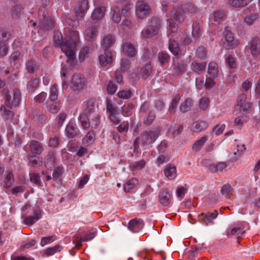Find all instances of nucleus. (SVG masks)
<instances>
[{
  "instance_id": "nucleus-1",
  "label": "nucleus",
  "mask_w": 260,
  "mask_h": 260,
  "mask_svg": "<svg viewBox=\"0 0 260 260\" xmlns=\"http://www.w3.org/2000/svg\"><path fill=\"white\" fill-rule=\"evenodd\" d=\"M54 40L56 45L60 46L61 49L68 57L67 64L63 66L61 70V76L62 77V86L63 88L67 86L66 76L70 74V71L75 64V56L76 53V47L79 40V32L77 30H70L66 32L64 40L62 36L59 31L54 32Z\"/></svg>"
},
{
  "instance_id": "nucleus-2",
  "label": "nucleus",
  "mask_w": 260,
  "mask_h": 260,
  "mask_svg": "<svg viewBox=\"0 0 260 260\" xmlns=\"http://www.w3.org/2000/svg\"><path fill=\"white\" fill-rule=\"evenodd\" d=\"M5 105L0 108V113L6 119H10L14 116V113L10 109L18 106L21 101L20 91L18 89H15L13 91L12 96L7 93L5 95Z\"/></svg>"
},
{
  "instance_id": "nucleus-3",
  "label": "nucleus",
  "mask_w": 260,
  "mask_h": 260,
  "mask_svg": "<svg viewBox=\"0 0 260 260\" xmlns=\"http://www.w3.org/2000/svg\"><path fill=\"white\" fill-rule=\"evenodd\" d=\"M171 17L169 20V32L168 36L170 38H173L176 36V32L177 30V25L174 22L173 19L179 22H182L184 19V11L182 6L175 7L172 10Z\"/></svg>"
},
{
  "instance_id": "nucleus-4",
  "label": "nucleus",
  "mask_w": 260,
  "mask_h": 260,
  "mask_svg": "<svg viewBox=\"0 0 260 260\" xmlns=\"http://www.w3.org/2000/svg\"><path fill=\"white\" fill-rule=\"evenodd\" d=\"M88 1L87 0H81L78 5L76 10V20L73 21L71 19H67L66 22L72 27H77L79 25V21L83 19L85 12L88 9Z\"/></svg>"
},
{
  "instance_id": "nucleus-5",
  "label": "nucleus",
  "mask_w": 260,
  "mask_h": 260,
  "mask_svg": "<svg viewBox=\"0 0 260 260\" xmlns=\"http://www.w3.org/2000/svg\"><path fill=\"white\" fill-rule=\"evenodd\" d=\"M160 26L161 22L159 20L155 18H152L150 20V26L142 31V37L144 38H148L157 35Z\"/></svg>"
},
{
  "instance_id": "nucleus-6",
  "label": "nucleus",
  "mask_w": 260,
  "mask_h": 260,
  "mask_svg": "<svg viewBox=\"0 0 260 260\" xmlns=\"http://www.w3.org/2000/svg\"><path fill=\"white\" fill-rule=\"evenodd\" d=\"M39 26L41 29L49 30L51 29L54 25L53 18L48 16L44 8L39 11Z\"/></svg>"
},
{
  "instance_id": "nucleus-7",
  "label": "nucleus",
  "mask_w": 260,
  "mask_h": 260,
  "mask_svg": "<svg viewBox=\"0 0 260 260\" xmlns=\"http://www.w3.org/2000/svg\"><path fill=\"white\" fill-rule=\"evenodd\" d=\"M246 95L245 93L240 94L237 100V104L235 106L236 111L239 110L240 112L246 114L249 113L252 109V103L246 101Z\"/></svg>"
},
{
  "instance_id": "nucleus-8",
  "label": "nucleus",
  "mask_w": 260,
  "mask_h": 260,
  "mask_svg": "<svg viewBox=\"0 0 260 260\" xmlns=\"http://www.w3.org/2000/svg\"><path fill=\"white\" fill-rule=\"evenodd\" d=\"M151 9L149 5L144 1H139L136 4V14L141 19L149 14Z\"/></svg>"
},
{
  "instance_id": "nucleus-9",
  "label": "nucleus",
  "mask_w": 260,
  "mask_h": 260,
  "mask_svg": "<svg viewBox=\"0 0 260 260\" xmlns=\"http://www.w3.org/2000/svg\"><path fill=\"white\" fill-rule=\"evenodd\" d=\"M100 64L103 67H109L113 63V52L111 50L106 49L104 53L99 57Z\"/></svg>"
},
{
  "instance_id": "nucleus-10",
  "label": "nucleus",
  "mask_w": 260,
  "mask_h": 260,
  "mask_svg": "<svg viewBox=\"0 0 260 260\" xmlns=\"http://www.w3.org/2000/svg\"><path fill=\"white\" fill-rule=\"evenodd\" d=\"M107 110L109 113V118L111 121L115 124L119 123L120 119L118 116V109L114 106L110 100H107Z\"/></svg>"
},
{
  "instance_id": "nucleus-11",
  "label": "nucleus",
  "mask_w": 260,
  "mask_h": 260,
  "mask_svg": "<svg viewBox=\"0 0 260 260\" xmlns=\"http://www.w3.org/2000/svg\"><path fill=\"white\" fill-rule=\"evenodd\" d=\"M97 25L95 23H89L84 32L85 39L89 41H93L98 35Z\"/></svg>"
},
{
  "instance_id": "nucleus-12",
  "label": "nucleus",
  "mask_w": 260,
  "mask_h": 260,
  "mask_svg": "<svg viewBox=\"0 0 260 260\" xmlns=\"http://www.w3.org/2000/svg\"><path fill=\"white\" fill-rule=\"evenodd\" d=\"M121 13L123 17L122 20V25L123 29L127 30L131 29L133 27V24L131 22V16L129 7L125 6L124 8H123Z\"/></svg>"
},
{
  "instance_id": "nucleus-13",
  "label": "nucleus",
  "mask_w": 260,
  "mask_h": 260,
  "mask_svg": "<svg viewBox=\"0 0 260 260\" xmlns=\"http://www.w3.org/2000/svg\"><path fill=\"white\" fill-rule=\"evenodd\" d=\"M70 83L73 89H82L85 85V79L80 74H75L72 76Z\"/></svg>"
},
{
  "instance_id": "nucleus-14",
  "label": "nucleus",
  "mask_w": 260,
  "mask_h": 260,
  "mask_svg": "<svg viewBox=\"0 0 260 260\" xmlns=\"http://www.w3.org/2000/svg\"><path fill=\"white\" fill-rule=\"evenodd\" d=\"M43 151V146L40 142L32 140L29 142L28 145V154L39 155H40Z\"/></svg>"
},
{
  "instance_id": "nucleus-15",
  "label": "nucleus",
  "mask_w": 260,
  "mask_h": 260,
  "mask_svg": "<svg viewBox=\"0 0 260 260\" xmlns=\"http://www.w3.org/2000/svg\"><path fill=\"white\" fill-rule=\"evenodd\" d=\"M224 31L225 39L228 49H234L237 47L239 44V41L234 39V35L229 27H226Z\"/></svg>"
},
{
  "instance_id": "nucleus-16",
  "label": "nucleus",
  "mask_w": 260,
  "mask_h": 260,
  "mask_svg": "<svg viewBox=\"0 0 260 260\" xmlns=\"http://www.w3.org/2000/svg\"><path fill=\"white\" fill-rule=\"evenodd\" d=\"M152 71V66L150 63H147L144 67L141 68L140 69H137L136 73L134 75L132 74V77L134 78H140L142 77L143 79L147 78L151 74Z\"/></svg>"
},
{
  "instance_id": "nucleus-17",
  "label": "nucleus",
  "mask_w": 260,
  "mask_h": 260,
  "mask_svg": "<svg viewBox=\"0 0 260 260\" xmlns=\"http://www.w3.org/2000/svg\"><path fill=\"white\" fill-rule=\"evenodd\" d=\"M218 215L217 211L213 213H201L199 215V221L203 224L208 225L213 223V220L215 219Z\"/></svg>"
},
{
  "instance_id": "nucleus-18",
  "label": "nucleus",
  "mask_w": 260,
  "mask_h": 260,
  "mask_svg": "<svg viewBox=\"0 0 260 260\" xmlns=\"http://www.w3.org/2000/svg\"><path fill=\"white\" fill-rule=\"evenodd\" d=\"M144 222L142 219H134L131 220L128 224V229L133 233H137L143 229Z\"/></svg>"
},
{
  "instance_id": "nucleus-19",
  "label": "nucleus",
  "mask_w": 260,
  "mask_h": 260,
  "mask_svg": "<svg viewBox=\"0 0 260 260\" xmlns=\"http://www.w3.org/2000/svg\"><path fill=\"white\" fill-rule=\"evenodd\" d=\"M41 216V213L39 210H36L34 211V215L25 216L24 215H22L23 218V222L28 225H31L37 222Z\"/></svg>"
},
{
  "instance_id": "nucleus-20",
  "label": "nucleus",
  "mask_w": 260,
  "mask_h": 260,
  "mask_svg": "<svg viewBox=\"0 0 260 260\" xmlns=\"http://www.w3.org/2000/svg\"><path fill=\"white\" fill-rule=\"evenodd\" d=\"M159 201L161 204L165 206L170 205L171 200V194L168 189H165L159 194Z\"/></svg>"
},
{
  "instance_id": "nucleus-21",
  "label": "nucleus",
  "mask_w": 260,
  "mask_h": 260,
  "mask_svg": "<svg viewBox=\"0 0 260 260\" xmlns=\"http://www.w3.org/2000/svg\"><path fill=\"white\" fill-rule=\"evenodd\" d=\"M245 232L244 225L243 223L235 224L231 226L227 231L228 236H233L243 234Z\"/></svg>"
},
{
  "instance_id": "nucleus-22",
  "label": "nucleus",
  "mask_w": 260,
  "mask_h": 260,
  "mask_svg": "<svg viewBox=\"0 0 260 260\" xmlns=\"http://www.w3.org/2000/svg\"><path fill=\"white\" fill-rule=\"evenodd\" d=\"M165 176L169 180L175 179L177 176V169L175 166L168 165L164 171Z\"/></svg>"
},
{
  "instance_id": "nucleus-23",
  "label": "nucleus",
  "mask_w": 260,
  "mask_h": 260,
  "mask_svg": "<svg viewBox=\"0 0 260 260\" xmlns=\"http://www.w3.org/2000/svg\"><path fill=\"white\" fill-rule=\"evenodd\" d=\"M173 72L175 74H180L184 72L186 70L187 63L183 60L179 61L174 60Z\"/></svg>"
},
{
  "instance_id": "nucleus-24",
  "label": "nucleus",
  "mask_w": 260,
  "mask_h": 260,
  "mask_svg": "<svg viewBox=\"0 0 260 260\" xmlns=\"http://www.w3.org/2000/svg\"><path fill=\"white\" fill-rule=\"evenodd\" d=\"M250 49L251 53L253 56L260 55V40L256 38L252 39Z\"/></svg>"
},
{
  "instance_id": "nucleus-25",
  "label": "nucleus",
  "mask_w": 260,
  "mask_h": 260,
  "mask_svg": "<svg viewBox=\"0 0 260 260\" xmlns=\"http://www.w3.org/2000/svg\"><path fill=\"white\" fill-rule=\"evenodd\" d=\"M148 135V131H147L141 136V137L138 138L135 140V149L139 147V145L141 142L144 145L152 143V140H150Z\"/></svg>"
},
{
  "instance_id": "nucleus-26",
  "label": "nucleus",
  "mask_w": 260,
  "mask_h": 260,
  "mask_svg": "<svg viewBox=\"0 0 260 260\" xmlns=\"http://www.w3.org/2000/svg\"><path fill=\"white\" fill-rule=\"evenodd\" d=\"M122 51L129 57L135 56L137 52L135 46L129 42L123 44Z\"/></svg>"
},
{
  "instance_id": "nucleus-27",
  "label": "nucleus",
  "mask_w": 260,
  "mask_h": 260,
  "mask_svg": "<svg viewBox=\"0 0 260 260\" xmlns=\"http://www.w3.org/2000/svg\"><path fill=\"white\" fill-rule=\"evenodd\" d=\"M115 42V38L112 35H108L106 36L102 42V46L105 50L109 49V48L112 47Z\"/></svg>"
},
{
  "instance_id": "nucleus-28",
  "label": "nucleus",
  "mask_w": 260,
  "mask_h": 260,
  "mask_svg": "<svg viewBox=\"0 0 260 260\" xmlns=\"http://www.w3.org/2000/svg\"><path fill=\"white\" fill-rule=\"evenodd\" d=\"M206 63L202 61L199 62L198 59L194 61L191 64L192 71L198 74H201L205 70Z\"/></svg>"
},
{
  "instance_id": "nucleus-29",
  "label": "nucleus",
  "mask_w": 260,
  "mask_h": 260,
  "mask_svg": "<svg viewBox=\"0 0 260 260\" xmlns=\"http://www.w3.org/2000/svg\"><path fill=\"white\" fill-rule=\"evenodd\" d=\"M106 11V8L104 6L95 8L91 15L92 18L93 20L101 19L104 17Z\"/></svg>"
},
{
  "instance_id": "nucleus-30",
  "label": "nucleus",
  "mask_w": 260,
  "mask_h": 260,
  "mask_svg": "<svg viewBox=\"0 0 260 260\" xmlns=\"http://www.w3.org/2000/svg\"><path fill=\"white\" fill-rule=\"evenodd\" d=\"M120 8L117 6L113 7L112 11L113 12L112 19L116 23H119L123 18L122 13H121Z\"/></svg>"
},
{
  "instance_id": "nucleus-31",
  "label": "nucleus",
  "mask_w": 260,
  "mask_h": 260,
  "mask_svg": "<svg viewBox=\"0 0 260 260\" xmlns=\"http://www.w3.org/2000/svg\"><path fill=\"white\" fill-rule=\"evenodd\" d=\"M169 49L174 55H179L181 54V50L179 48L178 43L177 42L173 40L172 38H170Z\"/></svg>"
},
{
  "instance_id": "nucleus-32",
  "label": "nucleus",
  "mask_w": 260,
  "mask_h": 260,
  "mask_svg": "<svg viewBox=\"0 0 260 260\" xmlns=\"http://www.w3.org/2000/svg\"><path fill=\"white\" fill-rule=\"evenodd\" d=\"M208 126V123L204 121H199L193 122L191 126L192 131L195 132H200L204 131Z\"/></svg>"
},
{
  "instance_id": "nucleus-33",
  "label": "nucleus",
  "mask_w": 260,
  "mask_h": 260,
  "mask_svg": "<svg viewBox=\"0 0 260 260\" xmlns=\"http://www.w3.org/2000/svg\"><path fill=\"white\" fill-rule=\"evenodd\" d=\"M95 101L94 99H90L87 101L85 105L84 109L82 113L86 114L94 113V105Z\"/></svg>"
},
{
  "instance_id": "nucleus-34",
  "label": "nucleus",
  "mask_w": 260,
  "mask_h": 260,
  "mask_svg": "<svg viewBox=\"0 0 260 260\" xmlns=\"http://www.w3.org/2000/svg\"><path fill=\"white\" fill-rule=\"evenodd\" d=\"M219 70L218 67L216 63L211 62L209 64L208 73L210 76L212 78H215L217 77L218 75Z\"/></svg>"
},
{
  "instance_id": "nucleus-35",
  "label": "nucleus",
  "mask_w": 260,
  "mask_h": 260,
  "mask_svg": "<svg viewBox=\"0 0 260 260\" xmlns=\"http://www.w3.org/2000/svg\"><path fill=\"white\" fill-rule=\"evenodd\" d=\"M208 138V136H205L200 139L196 141L192 146V149L193 150L195 151L200 150L207 142Z\"/></svg>"
},
{
  "instance_id": "nucleus-36",
  "label": "nucleus",
  "mask_w": 260,
  "mask_h": 260,
  "mask_svg": "<svg viewBox=\"0 0 260 260\" xmlns=\"http://www.w3.org/2000/svg\"><path fill=\"white\" fill-rule=\"evenodd\" d=\"M95 138V134L92 131L88 132L86 135L83 138V143L85 145H90L92 144Z\"/></svg>"
},
{
  "instance_id": "nucleus-37",
  "label": "nucleus",
  "mask_w": 260,
  "mask_h": 260,
  "mask_svg": "<svg viewBox=\"0 0 260 260\" xmlns=\"http://www.w3.org/2000/svg\"><path fill=\"white\" fill-rule=\"evenodd\" d=\"M55 160V155L54 152H50L45 158V166L47 169L52 168Z\"/></svg>"
},
{
  "instance_id": "nucleus-38",
  "label": "nucleus",
  "mask_w": 260,
  "mask_h": 260,
  "mask_svg": "<svg viewBox=\"0 0 260 260\" xmlns=\"http://www.w3.org/2000/svg\"><path fill=\"white\" fill-rule=\"evenodd\" d=\"M79 120L83 128L86 129L90 126L89 115L82 113L79 117Z\"/></svg>"
},
{
  "instance_id": "nucleus-39",
  "label": "nucleus",
  "mask_w": 260,
  "mask_h": 260,
  "mask_svg": "<svg viewBox=\"0 0 260 260\" xmlns=\"http://www.w3.org/2000/svg\"><path fill=\"white\" fill-rule=\"evenodd\" d=\"M23 12V7L20 5L14 6L11 8V15L14 19L18 18Z\"/></svg>"
},
{
  "instance_id": "nucleus-40",
  "label": "nucleus",
  "mask_w": 260,
  "mask_h": 260,
  "mask_svg": "<svg viewBox=\"0 0 260 260\" xmlns=\"http://www.w3.org/2000/svg\"><path fill=\"white\" fill-rule=\"evenodd\" d=\"M138 181L137 179L133 178L127 181L124 185V190L125 192H130L138 184Z\"/></svg>"
},
{
  "instance_id": "nucleus-41",
  "label": "nucleus",
  "mask_w": 260,
  "mask_h": 260,
  "mask_svg": "<svg viewBox=\"0 0 260 260\" xmlns=\"http://www.w3.org/2000/svg\"><path fill=\"white\" fill-rule=\"evenodd\" d=\"M90 120H91V127L94 128L97 127L100 123V117L98 113H94L89 115Z\"/></svg>"
},
{
  "instance_id": "nucleus-42",
  "label": "nucleus",
  "mask_w": 260,
  "mask_h": 260,
  "mask_svg": "<svg viewBox=\"0 0 260 260\" xmlns=\"http://www.w3.org/2000/svg\"><path fill=\"white\" fill-rule=\"evenodd\" d=\"M60 103L58 102L47 103V109L52 113H56L60 109Z\"/></svg>"
},
{
  "instance_id": "nucleus-43",
  "label": "nucleus",
  "mask_w": 260,
  "mask_h": 260,
  "mask_svg": "<svg viewBox=\"0 0 260 260\" xmlns=\"http://www.w3.org/2000/svg\"><path fill=\"white\" fill-rule=\"evenodd\" d=\"M67 136L69 138H73L78 134V128L73 124H69L66 129Z\"/></svg>"
},
{
  "instance_id": "nucleus-44",
  "label": "nucleus",
  "mask_w": 260,
  "mask_h": 260,
  "mask_svg": "<svg viewBox=\"0 0 260 260\" xmlns=\"http://www.w3.org/2000/svg\"><path fill=\"white\" fill-rule=\"evenodd\" d=\"M14 181V178L13 174L10 172H8L4 182V187L6 188H9L12 186Z\"/></svg>"
},
{
  "instance_id": "nucleus-45",
  "label": "nucleus",
  "mask_w": 260,
  "mask_h": 260,
  "mask_svg": "<svg viewBox=\"0 0 260 260\" xmlns=\"http://www.w3.org/2000/svg\"><path fill=\"white\" fill-rule=\"evenodd\" d=\"M250 0H230V4L235 7H243L250 3Z\"/></svg>"
},
{
  "instance_id": "nucleus-46",
  "label": "nucleus",
  "mask_w": 260,
  "mask_h": 260,
  "mask_svg": "<svg viewBox=\"0 0 260 260\" xmlns=\"http://www.w3.org/2000/svg\"><path fill=\"white\" fill-rule=\"evenodd\" d=\"M207 56V50L204 47H199L196 51V58L198 60H202Z\"/></svg>"
},
{
  "instance_id": "nucleus-47",
  "label": "nucleus",
  "mask_w": 260,
  "mask_h": 260,
  "mask_svg": "<svg viewBox=\"0 0 260 260\" xmlns=\"http://www.w3.org/2000/svg\"><path fill=\"white\" fill-rule=\"evenodd\" d=\"M227 165L225 162H219L212 164L210 166V170L213 172H220L226 167Z\"/></svg>"
},
{
  "instance_id": "nucleus-48",
  "label": "nucleus",
  "mask_w": 260,
  "mask_h": 260,
  "mask_svg": "<svg viewBox=\"0 0 260 260\" xmlns=\"http://www.w3.org/2000/svg\"><path fill=\"white\" fill-rule=\"evenodd\" d=\"M58 89H57V85L54 84L53 85L50 89V95L49 98L51 102L55 101L57 100L58 98Z\"/></svg>"
},
{
  "instance_id": "nucleus-49",
  "label": "nucleus",
  "mask_w": 260,
  "mask_h": 260,
  "mask_svg": "<svg viewBox=\"0 0 260 260\" xmlns=\"http://www.w3.org/2000/svg\"><path fill=\"white\" fill-rule=\"evenodd\" d=\"M221 192L225 197H230L233 194V188L230 184H225L221 188Z\"/></svg>"
},
{
  "instance_id": "nucleus-50",
  "label": "nucleus",
  "mask_w": 260,
  "mask_h": 260,
  "mask_svg": "<svg viewBox=\"0 0 260 260\" xmlns=\"http://www.w3.org/2000/svg\"><path fill=\"white\" fill-rule=\"evenodd\" d=\"M192 104V101L190 99H187L182 103L180 106V110L182 112H186L190 109Z\"/></svg>"
},
{
  "instance_id": "nucleus-51",
  "label": "nucleus",
  "mask_w": 260,
  "mask_h": 260,
  "mask_svg": "<svg viewBox=\"0 0 260 260\" xmlns=\"http://www.w3.org/2000/svg\"><path fill=\"white\" fill-rule=\"evenodd\" d=\"M28 158L29 162L34 166H41L43 164L42 159L39 157H38L37 155L28 154Z\"/></svg>"
},
{
  "instance_id": "nucleus-52",
  "label": "nucleus",
  "mask_w": 260,
  "mask_h": 260,
  "mask_svg": "<svg viewBox=\"0 0 260 260\" xmlns=\"http://www.w3.org/2000/svg\"><path fill=\"white\" fill-rule=\"evenodd\" d=\"M225 17V14L223 11H216L213 15V20L215 23H219Z\"/></svg>"
},
{
  "instance_id": "nucleus-53",
  "label": "nucleus",
  "mask_w": 260,
  "mask_h": 260,
  "mask_svg": "<svg viewBox=\"0 0 260 260\" xmlns=\"http://www.w3.org/2000/svg\"><path fill=\"white\" fill-rule=\"evenodd\" d=\"M202 34V30L200 28L199 23L195 22L192 24V35L193 38H197L199 37Z\"/></svg>"
},
{
  "instance_id": "nucleus-54",
  "label": "nucleus",
  "mask_w": 260,
  "mask_h": 260,
  "mask_svg": "<svg viewBox=\"0 0 260 260\" xmlns=\"http://www.w3.org/2000/svg\"><path fill=\"white\" fill-rule=\"evenodd\" d=\"M170 59L169 54L166 52H161L158 54V60L161 64L168 63Z\"/></svg>"
},
{
  "instance_id": "nucleus-55",
  "label": "nucleus",
  "mask_w": 260,
  "mask_h": 260,
  "mask_svg": "<svg viewBox=\"0 0 260 260\" xmlns=\"http://www.w3.org/2000/svg\"><path fill=\"white\" fill-rule=\"evenodd\" d=\"M40 81L38 78L31 79L27 85V88L29 91H33L39 87Z\"/></svg>"
},
{
  "instance_id": "nucleus-56",
  "label": "nucleus",
  "mask_w": 260,
  "mask_h": 260,
  "mask_svg": "<svg viewBox=\"0 0 260 260\" xmlns=\"http://www.w3.org/2000/svg\"><path fill=\"white\" fill-rule=\"evenodd\" d=\"M258 17L257 13L251 14L245 17V22L247 25H251L257 20Z\"/></svg>"
},
{
  "instance_id": "nucleus-57",
  "label": "nucleus",
  "mask_w": 260,
  "mask_h": 260,
  "mask_svg": "<svg viewBox=\"0 0 260 260\" xmlns=\"http://www.w3.org/2000/svg\"><path fill=\"white\" fill-rule=\"evenodd\" d=\"M96 234L95 231H88L81 237V241H89L93 239Z\"/></svg>"
},
{
  "instance_id": "nucleus-58",
  "label": "nucleus",
  "mask_w": 260,
  "mask_h": 260,
  "mask_svg": "<svg viewBox=\"0 0 260 260\" xmlns=\"http://www.w3.org/2000/svg\"><path fill=\"white\" fill-rule=\"evenodd\" d=\"M249 119L248 117L245 114H242L234 120V123L237 126H242L244 123L246 122Z\"/></svg>"
},
{
  "instance_id": "nucleus-59",
  "label": "nucleus",
  "mask_w": 260,
  "mask_h": 260,
  "mask_svg": "<svg viewBox=\"0 0 260 260\" xmlns=\"http://www.w3.org/2000/svg\"><path fill=\"white\" fill-rule=\"evenodd\" d=\"M38 64L34 60H30L26 62V68L30 73H33L38 69Z\"/></svg>"
},
{
  "instance_id": "nucleus-60",
  "label": "nucleus",
  "mask_w": 260,
  "mask_h": 260,
  "mask_svg": "<svg viewBox=\"0 0 260 260\" xmlns=\"http://www.w3.org/2000/svg\"><path fill=\"white\" fill-rule=\"evenodd\" d=\"M246 148L244 145H238L237 146L236 150L234 151V154L235 155V159H237L243 154Z\"/></svg>"
},
{
  "instance_id": "nucleus-61",
  "label": "nucleus",
  "mask_w": 260,
  "mask_h": 260,
  "mask_svg": "<svg viewBox=\"0 0 260 260\" xmlns=\"http://www.w3.org/2000/svg\"><path fill=\"white\" fill-rule=\"evenodd\" d=\"M180 98L179 95H175V97L173 99L171 105L170 107V111L171 113H172L175 112V109L177 108L180 101Z\"/></svg>"
},
{
  "instance_id": "nucleus-62",
  "label": "nucleus",
  "mask_w": 260,
  "mask_h": 260,
  "mask_svg": "<svg viewBox=\"0 0 260 260\" xmlns=\"http://www.w3.org/2000/svg\"><path fill=\"white\" fill-rule=\"evenodd\" d=\"M60 251V247L59 246H55L52 247H49L45 251V253L48 256L53 255L58 251Z\"/></svg>"
},
{
  "instance_id": "nucleus-63",
  "label": "nucleus",
  "mask_w": 260,
  "mask_h": 260,
  "mask_svg": "<svg viewBox=\"0 0 260 260\" xmlns=\"http://www.w3.org/2000/svg\"><path fill=\"white\" fill-rule=\"evenodd\" d=\"M209 100L207 98L203 97L200 101L199 107L203 110L207 109L209 106Z\"/></svg>"
},
{
  "instance_id": "nucleus-64",
  "label": "nucleus",
  "mask_w": 260,
  "mask_h": 260,
  "mask_svg": "<svg viewBox=\"0 0 260 260\" xmlns=\"http://www.w3.org/2000/svg\"><path fill=\"white\" fill-rule=\"evenodd\" d=\"M47 93L42 92L34 98L35 103L40 104L43 103L46 99Z\"/></svg>"
}]
</instances>
